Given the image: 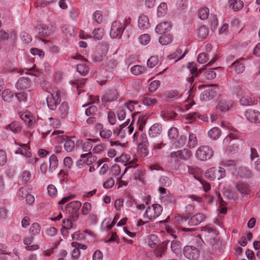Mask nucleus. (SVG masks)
<instances>
[{"mask_svg": "<svg viewBox=\"0 0 260 260\" xmlns=\"http://www.w3.org/2000/svg\"><path fill=\"white\" fill-rule=\"evenodd\" d=\"M81 206V203L78 201H75L70 202L66 205V210L69 214L73 216H76Z\"/></svg>", "mask_w": 260, "mask_h": 260, "instance_id": "14", "label": "nucleus"}, {"mask_svg": "<svg viewBox=\"0 0 260 260\" xmlns=\"http://www.w3.org/2000/svg\"><path fill=\"white\" fill-rule=\"evenodd\" d=\"M145 70V68L140 65H136L132 67L131 69V73L136 76L142 74Z\"/></svg>", "mask_w": 260, "mask_h": 260, "instance_id": "47", "label": "nucleus"}, {"mask_svg": "<svg viewBox=\"0 0 260 260\" xmlns=\"http://www.w3.org/2000/svg\"><path fill=\"white\" fill-rule=\"evenodd\" d=\"M27 191L25 187H20L17 192V196L19 200H22L27 195Z\"/></svg>", "mask_w": 260, "mask_h": 260, "instance_id": "59", "label": "nucleus"}, {"mask_svg": "<svg viewBox=\"0 0 260 260\" xmlns=\"http://www.w3.org/2000/svg\"><path fill=\"white\" fill-rule=\"evenodd\" d=\"M205 218V215L202 213H198L191 217L190 216L189 218L188 219V225H198L204 220Z\"/></svg>", "mask_w": 260, "mask_h": 260, "instance_id": "18", "label": "nucleus"}, {"mask_svg": "<svg viewBox=\"0 0 260 260\" xmlns=\"http://www.w3.org/2000/svg\"><path fill=\"white\" fill-rule=\"evenodd\" d=\"M62 228L61 229V233L64 235V232H68V230H70L72 227V221L69 219H64L62 220Z\"/></svg>", "mask_w": 260, "mask_h": 260, "instance_id": "49", "label": "nucleus"}, {"mask_svg": "<svg viewBox=\"0 0 260 260\" xmlns=\"http://www.w3.org/2000/svg\"><path fill=\"white\" fill-rule=\"evenodd\" d=\"M102 100L104 103L105 107L110 110V107L113 105V101L114 100V96L112 92L106 93L102 96Z\"/></svg>", "mask_w": 260, "mask_h": 260, "instance_id": "24", "label": "nucleus"}, {"mask_svg": "<svg viewBox=\"0 0 260 260\" xmlns=\"http://www.w3.org/2000/svg\"><path fill=\"white\" fill-rule=\"evenodd\" d=\"M41 231V226L38 223H32L29 228V233L33 236L38 235Z\"/></svg>", "mask_w": 260, "mask_h": 260, "instance_id": "44", "label": "nucleus"}, {"mask_svg": "<svg viewBox=\"0 0 260 260\" xmlns=\"http://www.w3.org/2000/svg\"><path fill=\"white\" fill-rule=\"evenodd\" d=\"M209 32L208 29L205 26L203 25L199 28L198 35L200 38L205 39L208 36Z\"/></svg>", "mask_w": 260, "mask_h": 260, "instance_id": "48", "label": "nucleus"}, {"mask_svg": "<svg viewBox=\"0 0 260 260\" xmlns=\"http://www.w3.org/2000/svg\"><path fill=\"white\" fill-rule=\"evenodd\" d=\"M205 176L211 180H219L225 177V171L224 169L220 167L212 168L205 172Z\"/></svg>", "mask_w": 260, "mask_h": 260, "instance_id": "4", "label": "nucleus"}, {"mask_svg": "<svg viewBox=\"0 0 260 260\" xmlns=\"http://www.w3.org/2000/svg\"><path fill=\"white\" fill-rule=\"evenodd\" d=\"M124 21L122 23L119 20L115 21V27H116V29L118 32L117 36L120 35V38L121 37L124 29Z\"/></svg>", "mask_w": 260, "mask_h": 260, "instance_id": "50", "label": "nucleus"}, {"mask_svg": "<svg viewBox=\"0 0 260 260\" xmlns=\"http://www.w3.org/2000/svg\"><path fill=\"white\" fill-rule=\"evenodd\" d=\"M95 143L92 140L88 139L84 141H81L82 149L83 151L91 153L93 144Z\"/></svg>", "mask_w": 260, "mask_h": 260, "instance_id": "28", "label": "nucleus"}, {"mask_svg": "<svg viewBox=\"0 0 260 260\" xmlns=\"http://www.w3.org/2000/svg\"><path fill=\"white\" fill-rule=\"evenodd\" d=\"M2 97L5 102H11L14 99V94L10 89L4 90L2 93Z\"/></svg>", "mask_w": 260, "mask_h": 260, "instance_id": "33", "label": "nucleus"}, {"mask_svg": "<svg viewBox=\"0 0 260 260\" xmlns=\"http://www.w3.org/2000/svg\"><path fill=\"white\" fill-rule=\"evenodd\" d=\"M229 150L231 152L237 153L241 148L244 142L241 139H233L230 142Z\"/></svg>", "mask_w": 260, "mask_h": 260, "instance_id": "16", "label": "nucleus"}, {"mask_svg": "<svg viewBox=\"0 0 260 260\" xmlns=\"http://www.w3.org/2000/svg\"><path fill=\"white\" fill-rule=\"evenodd\" d=\"M90 157V155L89 153L81 154L80 158L76 162L77 166L81 168L84 165H89V158Z\"/></svg>", "mask_w": 260, "mask_h": 260, "instance_id": "34", "label": "nucleus"}, {"mask_svg": "<svg viewBox=\"0 0 260 260\" xmlns=\"http://www.w3.org/2000/svg\"><path fill=\"white\" fill-rule=\"evenodd\" d=\"M254 102L255 101L248 95L243 96L240 100V104L244 106H252Z\"/></svg>", "mask_w": 260, "mask_h": 260, "instance_id": "40", "label": "nucleus"}, {"mask_svg": "<svg viewBox=\"0 0 260 260\" xmlns=\"http://www.w3.org/2000/svg\"><path fill=\"white\" fill-rule=\"evenodd\" d=\"M186 211L188 213L186 215H178L175 217L176 222L181 225H188V219L191 215L190 212H191L193 209L194 207L191 205H188L186 207Z\"/></svg>", "mask_w": 260, "mask_h": 260, "instance_id": "12", "label": "nucleus"}, {"mask_svg": "<svg viewBox=\"0 0 260 260\" xmlns=\"http://www.w3.org/2000/svg\"><path fill=\"white\" fill-rule=\"evenodd\" d=\"M179 136V131L176 127H171L168 131V137L170 139H176Z\"/></svg>", "mask_w": 260, "mask_h": 260, "instance_id": "54", "label": "nucleus"}, {"mask_svg": "<svg viewBox=\"0 0 260 260\" xmlns=\"http://www.w3.org/2000/svg\"><path fill=\"white\" fill-rule=\"evenodd\" d=\"M171 247L173 251L178 252L181 248L180 242L176 239L173 240L171 242Z\"/></svg>", "mask_w": 260, "mask_h": 260, "instance_id": "56", "label": "nucleus"}, {"mask_svg": "<svg viewBox=\"0 0 260 260\" xmlns=\"http://www.w3.org/2000/svg\"><path fill=\"white\" fill-rule=\"evenodd\" d=\"M232 101L221 100L217 106V109L221 112H225L229 110L233 106Z\"/></svg>", "mask_w": 260, "mask_h": 260, "instance_id": "23", "label": "nucleus"}, {"mask_svg": "<svg viewBox=\"0 0 260 260\" xmlns=\"http://www.w3.org/2000/svg\"><path fill=\"white\" fill-rule=\"evenodd\" d=\"M171 25L168 22H164L158 24L155 28V31L156 33L162 35L168 31Z\"/></svg>", "mask_w": 260, "mask_h": 260, "instance_id": "27", "label": "nucleus"}, {"mask_svg": "<svg viewBox=\"0 0 260 260\" xmlns=\"http://www.w3.org/2000/svg\"><path fill=\"white\" fill-rule=\"evenodd\" d=\"M167 241H164L157 246L156 248L154 250L155 255L157 257L162 256L167 249Z\"/></svg>", "mask_w": 260, "mask_h": 260, "instance_id": "30", "label": "nucleus"}, {"mask_svg": "<svg viewBox=\"0 0 260 260\" xmlns=\"http://www.w3.org/2000/svg\"><path fill=\"white\" fill-rule=\"evenodd\" d=\"M15 86L18 90L27 89L30 86V81L27 78H20L16 83Z\"/></svg>", "mask_w": 260, "mask_h": 260, "instance_id": "20", "label": "nucleus"}, {"mask_svg": "<svg viewBox=\"0 0 260 260\" xmlns=\"http://www.w3.org/2000/svg\"><path fill=\"white\" fill-rule=\"evenodd\" d=\"M101 50L103 51L102 55H98V53L95 52L92 55V60L94 62H100L103 59V57L105 56L108 51V49L106 46H101Z\"/></svg>", "mask_w": 260, "mask_h": 260, "instance_id": "32", "label": "nucleus"}, {"mask_svg": "<svg viewBox=\"0 0 260 260\" xmlns=\"http://www.w3.org/2000/svg\"><path fill=\"white\" fill-rule=\"evenodd\" d=\"M167 10V5L165 3H161L157 8V14L159 16H162Z\"/></svg>", "mask_w": 260, "mask_h": 260, "instance_id": "60", "label": "nucleus"}, {"mask_svg": "<svg viewBox=\"0 0 260 260\" xmlns=\"http://www.w3.org/2000/svg\"><path fill=\"white\" fill-rule=\"evenodd\" d=\"M191 156V152L190 151L187 149L181 150V153L180 158L183 160H187L189 159Z\"/></svg>", "mask_w": 260, "mask_h": 260, "instance_id": "62", "label": "nucleus"}, {"mask_svg": "<svg viewBox=\"0 0 260 260\" xmlns=\"http://www.w3.org/2000/svg\"><path fill=\"white\" fill-rule=\"evenodd\" d=\"M104 34L103 28H98L94 29L92 32L93 37L97 40H100L102 39Z\"/></svg>", "mask_w": 260, "mask_h": 260, "instance_id": "52", "label": "nucleus"}, {"mask_svg": "<svg viewBox=\"0 0 260 260\" xmlns=\"http://www.w3.org/2000/svg\"><path fill=\"white\" fill-rule=\"evenodd\" d=\"M232 66L233 67L235 72L237 74L242 73L245 70V67L243 64L240 62L238 60L233 62L232 63Z\"/></svg>", "mask_w": 260, "mask_h": 260, "instance_id": "45", "label": "nucleus"}, {"mask_svg": "<svg viewBox=\"0 0 260 260\" xmlns=\"http://www.w3.org/2000/svg\"><path fill=\"white\" fill-rule=\"evenodd\" d=\"M183 254L189 259L196 260L200 256V251L195 246L187 245L184 248Z\"/></svg>", "mask_w": 260, "mask_h": 260, "instance_id": "9", "label": "nucleus"}, {"mask_svg": "<svg viewBox=\"0 0 260 260\" xmlns=\"http://www.w3.org/2000/svg\"><path fill=\"white\" fill-rule=\"evenodd\" d=\"M114 226V218H106L101 223V230L103 232H108L112 229Z\"/></svg>", "mask_w": 260, "mask_h": 260, "instance_id": "22", "label": "nucleus"}, {"mask_svg": "<svg viewBox=\"0 0 260 260\" xmlns=\"http://www.w3.org/2000/svg\"><path fill=\"white\" fill-rule=\"evenodd\" d=\"M55 29V26L52 23L40 24L38 28L39 35L42 37H48L52 35Z\"/></svg>", "mask_w": 260, "mask_h": 260, "instance_id": "10", "label": "nucleus"}, {"mask_svg": "<svg viewBox=\"0 0 260 260\" xmlns=\"http://www.w3.org/2000/svg\"><path fill=\"white\" fill-rule=\"evenodd\" d=\"M213 152L211 148L207 146H202L196 151L197 158L201 161L209 159L213 155Z\"/></svg>", "mask_w": 260, "mask_h": 260, "instance_id": "7", "label": "nucleus"}, {"mask_svg": "<svg viewBox=\"0 0 260 260\" xmlns=\"http://www.w3.org/2000/svg\"><path fill=\"white\" fill-rule=\"evenodd\" d=\"M103 17L102 12L97 10L92 15V23L95 24H99L102 22Z\"/></svg>", "mask_w": 260, "mask_h": 260, "instance_id": "36", "label": "nucleus"}, {"mask_svg": "<svg viewBox=\"0 0 260 260\" xmlns=\"http://www.w3.org/2000/svg\"><path fill=\"white\" fill-rule=\"evenodd\" d=\"M148 244L151 247H155L159 244V240L158 237L155 235H151L149 237Z\"/></svg>", "mask_w": 260, "mask_h": 260, "instance_id": "46", "label": "nucleus"}, {"mask_svg": "<svg viewBox=\"0 0 260 260\" xmlns=\"http://www.w3.org/2000/svg\"><path fill=\"white\" fill-rule=\"evenodd\" d=\"M172 40L170 35H164L159 39V42L162 45H167L171 43Z\"/></svg>", "mask_w": 260, "mask_h": 260, "instance_id": "55", "label": "nucleus"}, {"mask_svg": "<svg viewBox=\"0 0 260 260\" xmlns=\"http://www.w3.org/2000/svg\"><path fill=\"white\" fill-rule=\"evenodd\" d=\"M162 210V207L159 205L153 204L151 207H148L144 218L147 220L146 222L154 219L160 215Z\"/></svg>", "mask_w": 260, "mask_h": 260, "instance_id": "3", "label": "nucleus"}, {"mask_svg": "<svg viewBox=\"0 0 260 260\" xmlns=\"http://www.w3.org/2000/svg\"><path fill=\"white\" fill-rule=\"evenodd\" d=\"M49 171L53 172L58 166V159L56 155L53 154L49 158Z\"/></svg>", "mask_w": 260, "mask_h": 260, "instance_id": "39", "label": "nucleus"}, {"mask_svg": "<svg viewBox=\"0 0 260 260\" xmlns=\"http://www.w3.org/2000/svg\"><path fill=\"white\" fill-rule=\"evenodd\" d=\"M197 144V140L196 135L193 133L189 134L188 139V146L190 148L194 147Z\"/></svg>", "mask_w": 260, "mask_h": 260, "instance_id": "57", "label": "nucleus"}, {"mask_svg": "<svg viewBox=\"0 0 260 260\" xmlns=\"http://www.w3.org/2000/svg\"><path fill=\"white\" fill-rule=\"evenodd\" d=\"M229 3L235 11L241 10L244 6V3L241 0H229Z\"/></svg>", "mask_w": 260, "mask_h": 260, "instance_id": "35", "label": "nucleus"}, {"mask_svg": "<svg viewBox=\"0 0 260 260\" xmlns=\"http://www.w3.org/2000/svg\"><path fill=\"white\" fill-rule=\"evenodd\" d=\"M22 127L20 123L17 121H13L12 123L4 126L1 137L3 139H6L8 136L5 134V131H10L14 133H18L21 131Z\"/></svg>", "mask_w": 260, "mask_h": 260, "instance_id": "11", "label": "nucleus"}, {"mask_svg": "<svg viewBox=\"0 0 260 260\" xmlns=\"http://www.w3.org/2000/svg\"><path fill=\"white\" fill-rule=\"evenodd\" d=\"M18 145L20 146V147L15 151V154H19L25 156L28 159L27 160L28 164H34L38 161V159L36 157L31 158V153L29 151L30 147L27 144H21Z\"/></svg>", "mask_w": 260, "mask_h": 260, "instance_id": "6", "label": "nucleus"}, {"mask_svg": "<svg viewBox=\"0 0 260 260\" xmlns=\"http://www.w3.org/2000/svg\"><path fill=\"white\" fill-rule=\"evenodd\" d=\"M245 116L247 119L251 122H260V112L256 110L248 109L245 112Z\"/></svg>", "mask_w": 260, "mask_h": 260, "instance_id": "13", "label": "nucleus"}, {"mask_svg": "<svg viewBox=\"0 0 260 260\" xmlns=\"http://www.w3.org/2000/svg\"><path fill=\"white\" fill-rule=\"evenodd\" d=\"M72 246L73 248L72 250V257L75 259H77L79 257L80 253L79 250L80 244L74 242L72 243Z\"/></svg>", "mask_w": 260, "mask_h": 260, "instance_id": "41", "label": "nucleus"}, {"mask_svg": "<svg viewBox=\"0 0 260 260\" xmlns=\"http://www.w3.org/2000/svg\"><path fill=\"white\" fill-rule=\"evenodd\" d=\"M201 231L203 232L205 242L202 239L201 235H198L196 238L197 246L201 248L206 242L211 247L212 250L219 249L221 244L218 237V234L216 232L207 226L202 228Z\"/></svg>", "mask_w": 260, "mask_h": 260, "instance_id": "1", "label": "nucleus"}, {"mask_svg": "<svg viewBox=\"0 0 260 260\" xmlns=\"http://www.w3.org/2000/svg\"><path fill=\"white\" fill-rule=\"evenodd\" d=\"M126 165V164H123L122 163V167H120L118 164H115V174H116V175L120 174L121 172V168H122V169H124V172H123L122 175H124L128 169H130L132 168L135 169L136 168V166H129L128 167H125Z\"/></svg>", "mask_w": 260, "mask_h": 260, "instance_id": "37", "label": "nucleus"}, {"mask_svg": "<svg viewBox=\"0 0 260 260\" xmlns=\"http://www.w3.org/2000/svg\"><path fill=\"white\" fill-rule=\"evenodd\" d=\"M47 104L48 108L54 110L56 109L57 106L60 103V97L59 91L57 89L53 90V92L50 93L46 98Z\"/></svg>", "mask_w": 260, "mask_h": 260, "instance_id": "5", "label": "nucleus"}, {"mask_svg": "<svg viewBox=\"0 0 260 260\" xmlns=\"http://www.w3.org/2000/svg\"><path fill=\"white\" fill-rule=\"evenodd\" d=\"M215 95V91L211 88L205 90L201 94V99L207 101L212 99Z\"/></svg>", "mask_w": 260, "mask_h": 260, "instance_id": "26", "label": "nucleus"}, {"mask_svg": "<svg viewBox=\"0 0 260 260\" xmlns=\"http://www.w3.org/2000/svg\"><path fill=\"white\" fill-rule=\"evenodd\" d=\"M161 133V125L158 123H155L149 128V136L151 138H156L160 136Z\"/></svg>", "mask_w": 260, "mask_h": 260, "instance_id": "15", "label": "nucleus"}, {"mask_svg": "<svg viewBox=\"0 0 260 260\" xmlns=\"http://www.w3.org/2000/svg\"><path fill=\"white\" fill-rule=\"evenodd\" d=\"M159 59L157 56H151L147 61V66L150 68H152L158 64Z\"/></svg>", "mask_w": 260, "mask_h": 260, "instance_id": "51", "label": "nucleus"}, {"mask_svg": "<svg viewBox=\"0 0 260 260\" xmlns=\"http://www.w3.org/2000/svg\"><path fill=\"white\" fill-rule=\"evenodd\" d=\"M48 194L52 197H56L57 194V190L56 187L53 184H50L47 187Z\"/></svg>", "mask_w": 260, "mask_h": 260, "instance_id": "63", "label": "nucleus"}, {"mask_svg": "<svg viewBox=\"0 0 260 260\" xmlns=\"http://www.w3.org/2000/svg\"><path fill=\"white\" fill-rule=\"evenodd\" d=\"M129 119H127L125 122L120 124L117 132H115V146L126 147L128 144L125 139V127L128 125Z\"/></svg>", "mask_w": 260, "mask_h": 260, "instance_id": "2", "label": "nucleus"}, {"mask_svg": "<svg viewBox=\"0 0 260 260\" xmlns=\"http://www.w3.org/2000/svg\"><path fill=\"white\" fill-rule=\"evenodd\" d=\"M146 141H143V143H140L138 145V147L140 149V153L144 156H146L148 154L147 150V144L146 143Z\"/></svg>", "mask_w": 260, "mask_h": 260, "instance_id": "64", "label": "nucleus"}, {"mask_svg": "<svg viewBox=\"0 0 260 260\" xmlns=\"http://www.w3.org/2000/svg\"><path fill=\"white\" fill-rule=\"evenodd\" d=\"M209 137L212 140H216L220 137L221 135L220 130L216 127H213L208 132Z\"/></svg>", "mask_w": 260, "mask_h": 260, "instance_id": "38", "label": "nucleus"}, {"mask_svg": "<svg viewBox=\"0 0 260 260\" xmlns=\"http://www.w3.org/2000/svg\"><path fill=\"white\" fill-rule=\"evenodd\" d=\"M31 173L29 171L24 170L19 178V181L21 184H25L31 180Z\"/></svg>", "mask_w": 260, "mask_h": 260, "instance_id": "25", "label": "nucleus"}, {"mask_svg": "<svg viewBox=\"0 0 260 260\" xmlns=\"http://www.w3.org/2000/svg\"><path fill=\"white\" fill-rule=\"evenodd\" d=\"M148 116L143 114L140 115L137 121L138 128L140 131H143V129L146 123V120Z\"/></svg>", "mask_w": 260, "mask_h": 260, "instance_id": "42", "label": "nucleus"}, {"mask_svg": "<svg viewBox=\"0 0 260 260\" xmlns=\"http://www.w3.org/2000/svg\"><path fill=\"white\" fill-rule=\"evenodd\" d=\"M74 59L82 61V63H77V70L82 75L85 76L89 72V68L86 65L85 62L87 61V59L83 56L80 55H76L73 56Z\"/></svg>", "mask_w": 260, "mask_h": 260, "instance_id": "8", "label": "nucleus"}, {"mask_svg": "<svg viewBox=\"0 0 260 260\" xmlns=\"http://www.w3.org/2000/svg\"><path fill=\"white\" fill-rule=\"evenodd\" d=\"M138 25L141 29H146L149 26V19L144 15H141L138 19Z\"/></svg>", "mask_w": 260, "mask_h": 260, "instance_id": "31", "label": "nucleus"}, {"mask_svg": "<svg viewBox=\"0 0 260 260\" xmlns=\"http://www.w3.org/2000/svg\"><path fill=\"white\" fill-rule=\"evenodd\" d=\"M181 53H182V50L180 49H178L173 54L169 55L168 58L170 59H174L177 58L175 61L176 62L178 60L182 59L184 56V55L185 54V52H184L182 55H181Z\"/></svg>", "mask_w": 260, "mask_h": 260, "instance_id": "43", "label": "nucleus"}, {"mask_svg": "<svg viewBox=\"0 0 260 260\" xmlns=\"http://www.w3.org/2000/svg\"><path fill=\"white\" fill-rule=\"evenodd\" d=\"M33 238L31 237H27L24 238L23 243L25 245V248L28 251H35L39 248L37 244H32Z\"/></svg>", "mask_w": 260, "mask_h": 260, "instance_id": "21", "label": "nucleus"}, {"mask_svg": "<svg viewBox=\"0 0 260 260\" xmlns=\"http://www.w3.org/2000/svg\"><path fill=\"white\" fill-rule=\"evenodd\" d=\"M236 187L240 193L243 195H248L251 191L248 184L243 182H238L236 185Z\"/></svg>", "mask_w": 260, "mask_h": 260, "instance_id": "19", "label": "nucleus"}, {"mask_svg": "<svg viewBox=\"0 0 260 260\" xmlns=\"http://www.w3.org/2000/svg\"><path fill=\"white\" fill-rule=\"evenodd\" d=\"M156 100L154 98L146 97L143 100V103L147 106H152L156 104Z\"/></svg>", "mask_w": 260, "mask_h": 260, "instance_id": "61", "label": "nucleus"}, {"mask_svg": "<svg viewBox=\"0 0 260 260\" xmlns=\"http://www.w3.org/2000/svg\"><path fill=\"white\" fill-rule=\"evenodd\" d=\"M51 137L52 139H54L57 143H62L66 140L63 132L61 131H54L51 135Z\"/></svg>", "mask_w": 260, "mask_h": 260, "instance_id": "29", "label": "nucleus"}, {"mask_svg": "<svg viewBox=\"0 0 260 260\" xmlns=\"http://www.w3.org/2000/svg\"><path fill=\"white\" fill-rule=\"evenodd\" d=\"M64 148L67 152H71L74 149L75 143L71 139H67L64 141Z\"/></svg>", "mask_w": 260, "mask_h": 260, "instance_id": "53", "label": "nucleus"}, {"mask_svg": "<svg viewBox=\"0 0 260 260\" xmlns=\"http://www.w3.org/2000/svg\"><path fill=\"white\" fill-rule=\"evenodd\" d=\"M209 11L207 8H203L199 12V17L202 20L206 19L209 16Z\"/></svg>", "mask_w": 260, "mask_h": 260, "instance_id": "58", "label": "nucleus"}, {"mask_svg": "<svg viewBox=\"0 0 260 260\" xmlns=\"http://www.w3.org/2000/svg\"><path fill=\"white\" fill-rule=\"evenodd\" d=\"M20 118L25 123H27L28 126H31L35 121V119L31 113L26 111L21 112L19 114Z\"/></svg>", "mask_w": 260, "mask_h": 260, "instance_id": "17", "label": "nucleus"}]
</instances>
